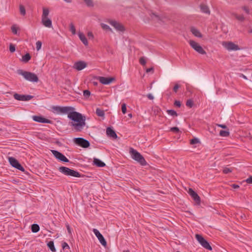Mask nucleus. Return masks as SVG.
Here are the masks:
<instances>
[{
    "mask_svg": "<svg viewBox=\"0 0 252 252\" xmlns=\"http://www.w3.org/2000/svg\"><path fill=\"white\" fill-rule=\"evenodd\" d=\"M74 108L70 106H53V113L56 114H67V117L71 120L68 125L75 132H80L84 128L86 123L85 118L81 113L74 111Z\"/></svg>",
    "mask_w": 252,
    "mask_h": 252,
    "instance_id": "f257e3e1",
    "label": "nucleus"
},
{
    "mask_svg": "<svg viewBox=\"0 0 252 252\" xmlns=\"http://www.w3.org/2000/svg\"><path fill=\"white\" fill-rule=\"evenodd\" d=\"M129 154L131 158L136 161L142 166H145L147 163L143 156L136 150L130 148L129 150Z\"/></svg>",
    "mask_w": 252,
    "mask_h": 252,
    "instance_id": "f03ea898",
    "label": "nucleus"
},
{
    "mask_svg": "<svg viewBox=\"0 0 252 252\" xmlns=\"http://www.w3.org/2000/svg\"><path fill=\"white\" fill-rule=\"evenodd\" d=\"M17 73L18 74L23 76L26 80L29 81L37 82L38 81L37 76L34 73L25 71L22 69H18Z\"/></svg>",
    "mask_w": 252,
    "mask_h": 252,
    "instance_id": "7ed1b4c3",
    "label": "nucleus"
},
{
    "mask_svg": "<svg viewBox=\"0 0 252 252\" xmlns=\"http://www.w3.org/2000/svg\"><path fill=\"white\" fill-rule=\"evenodd\" d=\"M195 238L201 246L204 248L210 251L212 250L211 246L210 245L208 241L206 240L201 235L198 234H196Z\"/></svg>",
    "mask_w": 252,
    "mask_h": 252,
    "instance_id": "20e7f679",
    "label": "nucleus"
},
{
    "mask_svg": "<svg viewBox=\"0 0 252 252\" xmlns=\"http://www.w3.org/2000/svg\"><path fill=\"white\" fill-rule=\"evenodd\" d=\"M189 44L190 46L198 53L202 55H205L206 54V52L203 48L195 41L190 40L189 41Z\"/></svg>",
    "mask_w": 252,
    "mask_h": 252,
    "instance_id": "39448f33",
    "label": "nucleus"
},
{
    "mask_svg": "<svg viewBox=\"0 0 252 252\" xmlns=\"http://www.w3.org/2000/svg\"><path fill=\"white\" fill-rule=\"evenodd\" d=\"M73 141L76 144L84 148H88L90 145L89 141L83 138H74Z\"/></svg>",
    "mask_w": 252,
    "mask_h": 252,
    "instance_id": "423d86ee",
    "label": "nucleus"
},
{
    "mask_svg": "<svg viewBox=\"0 0 252 252\" xmlns=\"http://www.w3.org/2000/svg\"><path fill=\"white\" fill-rule=\"evenodd\" d=\"M8 159L10 164L13 167L20 171H24V168L20 164V163L16 159L13 157H9Z\"/></svg>",
    "mask_w": 252,
    "mask_h": 252,
    "instance_id": "0eeeda50",
    "label": "nucleus"
},
{
    "mask_svg": "<svg viewBox=\"0 0 252 252\" xmlns=\"http://www.w3.org/2000/svg\"><path fill=\"white\" fill-rule=\"evenodd\" d=\"M13 97L17 100L26 101L32 99L33 97V96L31 95L20 94L15 93L14 94Z\"/></svg>",
    "mask_w": 252,
    "mask_h": 252,
    "instance_id": "6e6552de",
    "label": "nucleus"
},
{
    "mask_svg": "<svg viewBox=\"0 0 252 252\" xmlns=\"http://www.w3.org/2000/svg\"><path fill=\"white\" fill-rule=\"evenodd\" d=\"M51 152L57 159L64 162H69V160L63 154L59 151L56 150H51Z\"/></svg>",
    "mask_w": 252,
    "mask_h": 252,
    "instance_id": "1a4fd4ad",
    "label": "nucleus"
},
{
    "mask_svg": "<svg viewBox=\"0 0 252 252\" xmlns=\"http://www.w3.org/2000/svg\"><path fill=\"white\" fill-rule=\"evenodd\" d=\"M223 46L228 50L231 51H237L240 49L239 47L237 45L235 44L233 42H224L222 43Z\"/></svg>",
    "mask_w": 252,
    "mask_h": 252,
    "instance_id": "9d476101",
    "label": "nucleus"
},
{
    "mask_svg": "<svg viewBox=\"0 0 252 252\" xmlns=\"http://www.w3.org/2000/svg\"><path fill=\"white\" fill-rule=\"evenodd\" d=\"M189 194L191 196L197 205L200 204V198L194 190H189Z\"/></svg>",
    "mask_w": 252,
    "mask_h": 252,
    "instance_id": "9b49d317",
    "label": "nucleus"
},
{
    "mask_svg": "<svg viewBox=\"0 0 252 252\" xmlns=\"http://www.w3.org/2000/svg\"><path fill=\"white\" fill-rule=\"evenodd\" d=\"M32 119L37 122L41 123L51 124L52 121L40 116H33Z\"/></svg>",
    "mask_w": 252,
    "mask_h": 252,
    "instance_id": "f8f14e48",
    "label": "nucleus"
},
{
    "mask_svg": "<svg viewBox=\"0 0 252 252\" xmlns=\"http://www.w3.org/2000/svg\"><path fill=\"white\" fill-rule=\"evenodd\" d=\"M98 81L102 84L107 85L111 83L113 81L115 80L113 77H105L102 76H99L98 78Z\"/></svg>",
    "mask_w": 252,
    "mask_h": 252,
    "instance_id": "ddd939ff",
    "label": "nucleus"
},
{
    "mask_svg": "<svg viewBox=\"0 0 252 252\" xmlns=\"http://www.w3.org/2000/svg\"><path fill=\"white\" fill-rule=\"evenodd\" d=\"M109 23L111 26H113L117 31L120 32H123L125 31L124 26L120 23L115 21H110Z\"/></svg>",
    "mask_w": 252,
    "mask_h": 252,
    "instance_id": "4468645a",
    "label": "nucleus"
},
{
    "mask_svg": "<svg viewBox=\"0 0 252 252\" xmlns=\"http://www.w3.org/2000/svg\"><path fill=\"white\" fill-rule=\"evenodd\" d=\"M87 66V63L83 61H78L76 62L73 66L74 68L77 70L80 71L85 68Z\"/></svg>",
    "mask_w": 252,
    "mask_h": 252,
    "instance_id": "2eb2a0df",
    "label": "nucleus"
},
{
    "mask_svg": "<svg viewBox=\"0 0 252 252\" xmlns=\"http://www.w3.org/2000/svg\"><path fill=\"white\" fill-rule=\"evenodd\" d=\"M41 23L45 27L51 28L52 27L51 20L49 18H41Z\"/></svg>",
    "mask_w": 252,
    "mask_h": 252,
    "instance_id": "dca6fc26",
    "label": "nucleus"
},
{
    "mask_svg": "<svg viewBox=\"0 0 252 252\" xmlns=\"http://www.w3.org/2000/svg\"><path fill=\"white\" fill-rule=\"evenodd\" d=\"M106 134L109 137L112 138L116 139L117 138V135L115 131L110 127L107 128Z\"/></svg>",
    "mask_w": 252,
    "mask_h": 252,
    "instance_id": "f3484780",
    "label": "nucleus"
},
{
    "mask_svg": "<svg viewBox=\"0 0 252 252\" xmlns=\"http://www.w3.org/2000/svg\"><path fill=\"white\" fill-rule=\"evenodd\" d=\"M78 36H79L80 39L81 40V41L83 42V43L85 46H87L88 45V40H87L85 35L84 34V33L83 32H78Z\"/></svg>",
    "mask_w": 252,
    "mask_h": 252,
    "instance_id": "a211bd4d",
    "label": "nucleus"
},
{
    "mask_svg": "<svg viewBox=\"0 0 252 252\" xmlns=\"http://www.w3.org/2000/svg\"><path fill=\"white\" fill-rule=\"evenodd\" d=\"M70 168L64 166L60 167L59 168V170L60 172L62 173L65 175L68 176L69 174V172L70 171Z\"/></svg>",
    "mask_w": 252,
    "mask_h": 252,
    "instance_id": "6ab92c4d",
    "label": "nucleus"
},
{
    "mask_svg": "<svg viewBox=\"0 0 252 252\" xmlns=\"http://www.w3.org/2000/svg\"><path fill=\"white\" fill-rule=\"evenodd\" d=\"M93 162L94 164L99 167H102L105 166V163L98 158H94Z\"/></svg>",
    "mask_w": 252,
    "mask_h": 252,
    "instance_id": "aec40b11",
    "label": "nucleus"
},
{
    "mask_svg": "<svg viewBox=\"0 0 252 252\" xmlns=\"http://www.w3.org/2000/svg\"><path fill=\"white\" fill-rule=\"evenodd\" d=\"M190 31L192 33L197 37H202V35L200 32L196 28L192 27L190 29Z\"/></svg>",
    "mask_w": 252,
    "mask_h": 252,
    "instance_id": "412c9836",
    "label": "nucleus"
},
{
    "mask_svg": "<svg viewBox=\"0 0 252 252\" xmlns=\"http://www.w3.org/2000/svg\"><path fill=\"white\" fill-rule=\"evenodd\" d=\"M49 14V9L48 8L43 7L42 14L41 16V18H48Z\"/></svg>",
    "mask_w": 252,
    "mask_h": 252,
    "instance_id": "4be33fe9",
    "label": "nucleus"
},
{
    "mask_svg": "<svg viewBox=\"0 0 252 252\" xmlns=\"http://www.w3.org/2000/svg\"><path fill=\"white\" fill-rule=\"evenodd\" d=\"M200 9L202 12L210 14V11L207 6L204 4H201L200 5Z\"/></svg>",
    "mask_w": 252,
    "mask_h": 252,
    "instance_id": "5701e85b",
    "label": "nucleus"
},
{
    "mask_svg": "<svg viewBox=\"0 0 252 252\" xmlns=\"http://www.w3.org/2000/svg\"><path fill=\"white\" fill-rule=\"evenodd\" d=\"M98 240L99 241L101 244L105 248L107 246V242L103 236V235L101 234L100 236H99L98 238Z\"/></svg>",
    "mask_w": 252,
    "mask_h": 252,
    "instance_id": "b1692460",
    "label": "nucleus"
},
{
    "mask_svg": "<svg viewBox=\"0 0 252 252\" xmlns=\"http://www.w3.org/2000/svg\"><path fill=\"white\" fill-rule=\"evenodd\" d=\"M68 176L75 177H81V175L78 172L73 170H72V169H70V171L69 172V174Z\"/></svg>",
    "mask_w": 252,
    "mask_h": 252,
    "instance_id": "393cba45",
    "label": "nucleus"
},
{
    "mask_svg": "<svg viewBox=\"0 0 252 252\" xmlns=\"http://www.w3.org/2000/svg\"><path fill=\"white\" fill-rule=\"evenodd\" d=\"M31 56L29 53H27L26 55L23 56L22 58V61L25 63H28L31 59Z\"/></svg>",
    "mask_w": 252,
    "mask_h": 252,
    "instance_id": "a878e982",
    "label": "nucleus"
},
{
    "mask_svg": "<svg viewBox=\"0 0 252 252\" xmlns=\"http://www.w3.org/2000/svg\"><path fill=\"white\" fill-rule=\"evenodd\" d=\"M39 226L37 224H33L31 226V229L32 232L36 233L39 230Z\"/></svg>",
    "mask_w": 252,
    "mask_h": 252,
    "instance_id": "bb28decb",
    "label": "nucleus"
},
{
    "mask_svg": "<svg viewBox=\"0 0 252 252\" xmlns=\"http://www.w3.org/2000/svg\"><path fill=\"white\" fill-rule=\"evenodd\" d=\"M96 114L98 116L102 117L104 116L105 113L104 110L99 108H97L96 109Z\"/></svg>",
    "mask_w": 252,
    "mask_h": 252,
    "instance_id": "cd10ccee",
    "label": "nucleus"
},
{
    "mask_svg": "<svg viewBox=\"0 0 252 252\" xmlns=\"http://www.w3.org/2000/svg\"><path fill=\"white\" fill-rule=\"evenodd\" d=\"M47 246L52 252H56V249L55 248L53 241L49 242L47 244Z\"/></svg>",
    "mask_w": 252,
    "mask_h": 252,
    "instance_id": "c85d7f7f",
    "label": "nucleus"
},
{
    "mask_svg": "<svg viewBox=\"0 0 252 252\" xmlns=\"http://www.w3.org/2000/svg\"><path fill=\"white\" fill-rule=\"evenodd\" d=\"M86 5L89 7H93L94 6V3L93 0H83Z\"/></svg>",
    "mask_w": 252,
    "mask_h": 252,
    "instance_id": "c756f323",
    "label": "nucleus"
},
{
    "mask_svg": "<svg viewBox=\"0 0 252 252\" xmlns=\"http://www.w3.org/2000/svg\"><path fill=\"white\" fill-rule=\"evenodd\" d=\"M220 136H222V137L228 136L229 135V131L228 130H221L220 131Z\"/></svg>",
    "mask_w": 252,
    "mask_h": 252,
    "instance_id": "7c9ffc66",
    "label": "nucleus"
},
{
    "mask_svg": "<svg viewBox=\"0 0 252 252\" xmlns=\"http://www.w3.org/2000/svg\"><path fill=\"white\" fill-rule=\"evenodd\" d=\"M101 27L104 30L108 31H110V32H112V29L110 28V27L109 26H108L106 24H105L104 23H101Z\"/></svg>",
    "mask_w": 252,
    "mask_h": 252,
    "instance_id": "2f4dec72",
    "label": "nucleus"
},
{
    "mask_svg": "<svg viewBox=\"0 0 252 252\" xmlns=\"http://www.w3.org/2000/svg\"><path fill=\"white\" fill-rule=\"evenodd\" d=\"M19 10H20V14L22 15H25L26 14V9H25V7L23 5H20L19 6Z\"/></svg>",
    "mask_w": 252,
    "mask_h": 252,
    "instance_id": "473e14b6",
    "label": "nucleus"
},
{
    "mask_svg": "<svg viewBox=\"0 0 252 252\" xmlns=\"http://www.w3.org/2000/svg\"><path fill=\"white\" fill-rule=\"evenodd\" d=\"M167 113L171 115V116H178V114L177 113V112L174 110H172V109H170V110H167Z\"/></svg>",
    "mask_w": 252,
    "mask_h": 252,
    "instance_id": "72a5a7b5",
    "label": "nucleus"
},
{
    "mask_svg": "<svg viewBox=\"0 0 252 252\" xmlns=\"http://www.w3.org/2000/svg\"><path fill=\"white\" fill-rule=\"evenodd\" d=\"M186 105L189 108H191L193 105V100L191 99H188L186 102Z\"/></svg>",
    "mask_w": 252,
    "mask_h": 252,
    "instance_id": "f704fd0d",
    "label": "nucleus"
},
{
    "mask_svg": "<svg viewBox=\"0 0 252 252\" xmlns=\"http://www.w3.org/2000/svg\"><path fill=\"white\" fill-rule=\"evenodd\" d=\"M235 17L239 21H244L245 20V17L243 15H238L236 14H234Z\"/></svg>",
    "mask_w": 252,
    "mask_h": 252,
    "instance_id": "c9c22d12",
    "label": "nucleus"
},
{
    "mask_svg": "<svg viewBox=\"0 0 252 252\" xmlns=\"http://www.w3.org/2000/svg\"><path fill=\"white\" fill-rule=\"evenodd\" d=\"M70 31L74 35L76 34V29L74 25L72 23H71L70 24Z\"/></svg>",
    "mask_w": 252,
    "mask_h": 252,
    "instance_id": "e433bc0d",
    "label": "nucleus"
},
{
    "mask_svg": "<svg viewBox=\"0 0 252 252\" xmlns=\"http://www.w3.org/2000/svg\"><path fill=\"white\" fill-rule=\"evenodd\" d=\"M11 29L12 32L13 33V34H18V32H17L18 28L16 27V25L12 26L11 27Z\"/></svg>",
    "mask_w": 252,
    "mask_h": 252,
    "instance_id": "4c0bfd02",
    "label": "nucleus"
},
{
    "mask_svg": "<svg viewBox=\"0 0 252 252\" xmlns=\"http://www.w3.org/2000/svg\"><path fill=\"white\" fill-rule=\"evenodd\" d=\"M139 63L142 65H145L146 63V61L144 57H141L139 59Z\"/></svg>",
    "mask_w": 252,
    "mask_h": 252,
    "instance_id": "58836bf2",
    "label": "nucleus"
},
{
    "mask_svg": "<svg viewBox=\"0 0 252 252\" xmlns=\"http://www.w3.org/2000/svg\"><path fill=\"white\" fill-rule=\"evenodd\" d=\"M42 42L40 41H37L36 42V48L37 50H39L41 49Z\"/></svg>",
    "mask_w": 252,
    "mask_h": 252,
    "instance_id": "ea45409f",
    "label": "nucleus"
},
{
    "mask_svg": "<svg viewBox=\"0 0 252 252\" xmlns=\"http://www.w3.org/2000/svg\"><path fill=\"white\" fill-rule=\"evenodd\" d=\"M199 142V139L197 138H194L190 140V143L191 144H195Z\"/></svg>",
    "mask_w": 252,
    "mask_h": 252,
    "instance_id": "a19ab883",
    "label": "nucleus"
},
{
    "mask_svg": "<svg viewBox=\"0 0 252 252\" xmlns=\"http://www.w3.org/2000/svg\"><path fill=\"white\" fill-rule=\"evenodd\" d=\"M83 95L85 97H88L91 95V92L89 90H85L83 92Z\"/></svg>",
    "mask_w": 252,
    "mask_h": 252,
    "instance_id": "79ce46f5",
    "label": "nucleus"
},
{
    "mask_svg": "<svg viewBox=\"0 0 252 252\" xmlns=\"http://www.w3.org/2000/svg\"><path fill=\"white\" fill-rule=\"evenodd\" d=\"M62 246L63 250L69 249V247L66 242H63Z\"/></svg>",
    "mask_w": 252,
    "mask_h": 252,
    "instance_id": "37998d69",
    "label": "nucleus"
},
{
    "mask_svg": "<svg viewBox=\"0 0 252 252\" xmlns=\"http://www.w3.org/2000/svg\"><path fill=\"white\" fill-rule=\"evenodd\" d=\"M93 231L94 233V234L95 235V236L97 237V238H98L99 236H100L101 235V234L96 229L94 228Z\"/></svg>",
    "mask_w": 252,
    "mask_h": 252,
    "instance_id": "c03bdc74",
    "label": "nucleus"
},
{
    "mask_svg": "<svg viewBox=\"0 0 252 252\" xmlns=\"http://www.w3.org/2000/svg\"><path fill=\"white\" fill-rule=\"evenodd\" d=\"M122 111L123 114H125L126 111V106L125 103H123L122 105Z\"/></svg>",
    "mask_w": 252,
    "mask_h": 252,
    "instance_id": "a18cd8bd",
    "label": "nucleus"
},
{
    "mask_svg": "<svg viewBox=\"0 0 252 252\" xmlns=\"http://www.w3.org/2000/svg\"><path fill=\"white\" fill-rule=\"evenodd\" d=\"M170 131L175 133H178L179 132V129L177 127H172L170 128Z\"/></svg>",
    "mask_w": 252,
    "mask_h": 252,
    "instance_id": "49530a36",
    "label": "nucleus"
},
{
    "mask_svg": "<svg viewBox=\"0 0 252 252\" xmlns=\"http://www.w3.org/2000/svg\"><path fill=\"white\" fill-rule=\"evenodd\" d=\"M231 171H232V170L230 168H227V167H225L223 169V172L224 174H228V173L231 172Z\"/></svg>",
    "mask_w": 252,
    "mask_h": 252,
    "instance_id": "de8ad7c7",
    "label": "nucleus"
},
{
    "mask_svg": "<svg viewBox=\"0 0 252 252\" xmlns=\"http://www.w3.org/2000/svg\"><path fill=\"white\" fill-rule=\"evenodd\" d=\"M9 51L10 52L13 53L15 51V47L14 45L10 44L9 46Z\"/></svg>",
    "mask_w": 252,
    "mask_h": 252,
    "instance_id": "09e8293b",
    "label": "nucleus"
},
{
    "mask_svg": "<svg viewBox=\"0 0 252 252\" xmlns=\"http://www.w3.org/2000/svg\"><path fill=\"white\" fill-rule=\"evenodd\" d=\"M180 87V86L178 84H176L174 87H173V91L175 93H177L178 89Z\"/></svg>",
    "mask_w": 252,
    "mask_h": 252,
    "instance_id": "8fccbe9b",
    "label": "nucleus"
},
{
    "mask_svg": "<svg viewBox=\"0 0 252 252\" xmlns=\"http://www.w3.org/2000/svg\"><path fill=\"white\" fill-rule=\"evenodd\" d=\"M246 182L248 184H252V176H250L246 180Z\"/></svg>",
    "mask_w": 252,
    "mask_h": 252,
    "instance_id": "3c124183",
    "label": "nucleus"
},
{
    "mask_svg": "<svg viewBox=\"0 0 252 252\" xmlns=\"http://www.w3.org/2000/svg\"><path fill=\"white\" fill-rule=\"evenodd\" d=\"M174 105L176 106H177L178 107H180L181 105V102L179 100H175V102H174Z\"/></svg>",
    "mask_w": 252,
    "mask_h": 252,
    "instance_id": "603ef678",
    "label": "nucleus"
},
{
    "mask_svg": "<svg viewBox=\"0 0 252 252\" xmlns=\"http://www.w3.org/2000/svg\"><path fill=\"white\" fill-rule=\"evenodd\" d=\"M242 9L247 13V14H249L250 13V10H249V9L248 8V7L246 6H244L243 7H242Z\"/></svg>",
    "mask_w": 252,
    "mask_h": 252,
    "instance_id": "864d4df0",
    "label": "nucleus"
},
{
    "mask_svg": "<svg viewBox=\"0 0 252 252\" xmlns=\"http://www.w3.org/2000/svg\"><path fill=\"white\" fill-rule=\"evenodd\" d=\"M66 228H67V231H68V233L70 235H71V229H70V227L69 226V225L68 223L66 224Z\"/></svg>",
    "mask_w": 252,
    "mask_h": 252,
    "instance_id": "5fc2aeb1",
    "label": "nucleus"
},
{
    "mask_svg": "<svg viewBox=\"0 0 252 252\" xmlns=\"http://www.w3.org/2000/svg\"><path fill=\"white\" fill-rule=\"evenodd\" d=\"M88 36L89 37V38H94V35H93V33H92V32H88Z\"/></svg>",
    "mask_w": 252,
    "mask_h": 252,
    "instance_id": "6e6d98bb",
    "label": "nucleus"
},
{
    "mask_svg": "<svg viewBox=\"0 0 252 252\" xmlns=\"http://www.w3.org/2000/svg\"><path fill=\"white\" fill-rule=\"evenodd\" d=\"M230 186L231 188H232L234 189L239 188V186L237 184H232Z\"/></svg>",
    "mask_w": 252,
    "mask_h": 252,
    "instance_id": "4d7b16f0",
    "label": "nucleus"
},
{
    "mask_svg": "<svg viewBox=\"0 0 252 252\" xmlns=\"http://www.w3.org/2000/svg\"><path fill=\"white\" fill-rule=\"evenodd\" d=\"M147 97L151 100H153L154 99V96L151 94H147Z\"/></svg>",
    "mask_w": 252,
    "mask_h": 252,
    "instance_id": "13d9d810",
    "label": "nucleus"
},
{
    "mask_svg": "<svg viewBox=\"0 0 252 252\" xmlns=\"http://www.w3.org/2000/svg\"><path fill=\"white\" fill-rule=\"evenodd\" d=\"M218 126L219 127H221V128H224V129L227 128V126L225 125L219 124V125H218Z\"/></svg>",
    "mask_w": 252,
    "mask_h": 252,
    "instance_id": "bf43d9fd",
    "label": "nucleus"
},
{
    "mask_svg": "<svg viewBox=\"0 0 252 252\" xmlns=\"http://www.w3.org/2000/svg\"><path fill=\"white\" fill-rule=\"evenodd\" d=\"M151 71H152V72L154 71L153 67H151V68H147L146 69V72H147V73H149V72H151Z\"/></svg>",
    "mask_w": 252,
    "mask_h": 252,
    "instance_id": "052dcab7",
    "label": "nucleus"
},
{
    "mask_svg": "<svg viewBox=\"0 0 252 252\" xmlns=\"http://www.w3.org/2000/svg\"><path fill=\"white\" fill-rule=\"evenodd\" d=\"M128 117H129L130 118H131V117H132V114H129L128 115Z\"/></svg>",
    "mask_w": 252,
    "mask_h": 252,
    "instance_id": "680f3d73",
    "label": "nucleus"
},
{
    "mask_svg": "<svg viewBox=\"0 0 252 252\" xmlns=\"http://www.w3.org/2000/svg\"><path fill=\"white\" fill-rule=\"evenodd\" d=\"M243 78H245V79H247V77H246V76H245V75H243Z\"/></svg>",
    "mask_w": 252,
    "mask_h": 252,
    "instance_id": "e2e57ef3",
    "label": "nucleus"
},
{
    "mask_svg": "<svg viewBox=\"0 0 252 252\" xmlns=\"http://www.w3.org/2000/svg\"><path fill=\"white\" fill-rule=\"evenodd\" d=\"M225 189H230V188L228 187H225Z\"/></svg>",
    "mask_w": 252,
    "mask_h": 252,
    "instance_id": "0e129e2a",
    "label": "nucleus"
},
{
    "mask_svg": "<svg viewBox=\"0 0 252 252\" xmlns=\"http://www.w3.org/2000/svg\"><path fill=\"white\" fill-rule=\"evenodd\" d=\"M124 252H129V251L128 250H125L124 251Z\"/></svg>",
    "mask_w": 252,
    "mask_h": 252,
    "instance_id": "69168bd1",
    "label": "nucleus"
},
{
    "mask_svg": "<svg viewBox=\"0 0 252 252\" xmlns=\"http://www.w3.org/2000/svg\"><path fill=\"white\" fill-rule=\"evenodd\" d=\"M249 32H250V33H252V30H250V31H249Z\"/></svg>",
    "mask_w": 252,
    "mask_h": 252,
    "instance_id": "338daca9",
    "label": "nucleus"
},
{
    "mask_svg": "<svg viewBox=\"0 0 252 252\" xmlns=\"http://www.w3.org/2000/svg\"><path fill=\"white\" fill-rule=\"evenodd\" d=\"M180 252L178 251V252Z\"/></svg>",
    "mask_w": 252,
    "mask_h": 252,
    "instance_id": "774afa93",
    "label": "nucleus"
}]
</instances>
